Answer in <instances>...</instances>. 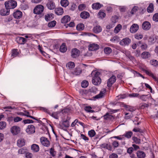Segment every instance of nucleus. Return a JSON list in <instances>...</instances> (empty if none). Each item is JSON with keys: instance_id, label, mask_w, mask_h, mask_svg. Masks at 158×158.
<instances>
[{"instance_id": "obj_1", "label": "nucleus", "mask_w": 158, "mask_h": 158, "mask_svg": "<svg viewBox=\"0 0 158 158\" xmlns=\"http://www.w3.org/2000/svg\"><path fill=\"white\" fill-rule=\"evenodd\" d=\"M94 74V76L93 77L92 80V82L93 84L97 85L100 84L101 82V79L100 78L99 75L100 73L99 72L93 71L91 73L92 74Z\"/></svg>"}, {"instance_id": "obj_2", "label": "nucleus", "mask_w": 158, "mask_h": 158, "mask_svg": "<svg viewBox=\"0 0 158 158\" xmlns=\"http://www.w3.org/2000/svg\"><path fill=\"white\" fill-rule=\"evenodd\" d=\"M17 5V2L14 0H11L6 2L5 3V5L6 8L13 9Z\"/></svg>"}, {"instance_id": "obj_3", "label": "nucleus", "mask_w": 158, "mask_h": 158, "mask_svg": "<svg viewBox=\"0 0 158 158\" xmlns=\"http://www.w3.org/2000/svg\"><path fill=\"white\" fill-rule=\"evenodd\" d=\"M44 7L41 5H37L34 8L33 12L34 14L40 15L41 14L44 10Z\"/></svg>"}, {"instance_id": "obj_4", "label": "nucleus", "mask_w": 158, "mask_h": 158, "mask_svg": "<svg viewBox=\"0 0 158 158\" xmlns=\"http://www.w3.org/2000/svg\"><path fill=\"white\" fill-rule=\"evenodd\" d=\"M40 141L41 144L44 146L48 147L50 145V141L47 138L45 137H41Z\"/></svg>"}, {"instance_id": "obj_5", "label": "nucleus", "mask_w": 158, "mask_h": 158, "mask_svg": "<svg viewBox=\"0 0 158 158\" xmlns=\"http://www.w3.org/2000/svg\"><path fill=\"white\" fill-rule=\"evenodd\" d=\"M26 131L28 134H33L35 132V127L32 125H29L27 127Z\"/></svg>"}, {"instance_id": "obj_6", "label": "nucleus", "mask_w": 158, "mask_h": 158, "mask_svg": "<svg viewBox=\"0 0 158 158\" xmlns=\"http://www.w3.org/2000/svg\"><path fill=\"white\" fill-rule=\"evenodd\" d=\"M10 131L13 135H16L20 132V128L17 126H13L11 128Z\"/></svg>"}, {"instance_id": "obj_7", "label": "nucleus", "mask_w": 158, "mask_h": 158, "mask_svg": "<svg viewBox=\"0 0 158 158\" xmlns=\"http://www.w3.org/2000/svg\"><path fill=\"white\" fill-rule=\"evenodd\" d=\"M80 51L76 48L72 49L71 56L73 58H76L78 57L80 55Z\"/></svg>"}, {"instance_id": "obj_8", "label": "nucleus", "mask_w": 158, "mask_h": 158, "mask_svg": "<svg viewBox=\"0 0 158 158\" xmlns=\"http://www.w3.org/2000/svg\"><path fill=\"white\" fill-rule=\"evenodd\" d=\"M131 42V40L129 38H125L122 40L120 42L119 44L122 46L128 45Z\"/></svg>"}, {"instance_id": "obj_9", "label": "nucleus", "mask_w": 158, "mask_h": 158, "mask_svg": "<svg viewBox=\"0 0 158 158\" xmlns=\"http://www.w3.org/2000/svg\"><path fill=\"white\" fill-rule=\"evenodd\" d=\"M151 24L148 21H146L143 22L142 24V28L145 30H148L151 27Z\"/></svg>"}, {"instance_id": "obj_10", "label": "nucleus", "mask_w": 158, "mask_h": 158, "mask_svg": "<svg viewBox=\"0 0 158 158\" xmlns=\"http://www.w3.org/2000/svg\"><path fill=\"white\" fill-rule=\"evenodd\" d=\"M116 77L114 76H112L108 80L107 84L108 87H110L116 81Z\"/></svg>"}, {"instance_id": "obj_11", "label": "nucleus", "mask_w": 158, "mask_h": 158, "mask_svg": "<svg viewBox=\"0 0 158 158\" xmlns=\"http://www.w3.org/2000/svg\"><path fill=\"white\" fill-rule=\"evenodd\" d=\"M139 26L137 24H133L130 28V31L131 33H134L136 32L138 30Z\"/></svg>"}, {"instance_id": "obj_12", "label": "nucleus", "mask_w": 158, "mask_h": 158, "mask_svg": "<svg viewBox=\"0 0 158 158\" xmlns=\"http://www.w3.org/2000/svg\"><path fill=\"white\" fill-rule=\"evenodd\" d=\"M106 92V89H102L100 93L93 97L94 99H98L103 97L105 95Z\"/></svg>"}, {"instance_id": "obj_13", "label": "nucleus", "mask_w": 158, "mask_h": 158, "mask_svg": "<svg viewBox=\"0 0 158 158\" xmlns=\"http://www.w3.org/2000/svg\"><path fill=\"white\" fill-rule=\"evenodd\" d=\"M13 16L16 19H19L22 16V13L20 10H17L13 13Z\"/></svg>"}, {"instance_id": "obj_14", "label": "nucleus", "mask_w": 158, "mask_h": 158, "mask_svg": "<svg viewBox=\"0 0 158 158\" xmlns=\"http://www.w3.org/2000/svg\"><path fill=\"white\" fill-rule=\"evenodd\" d=\"M99 48V46L96 44H91L89 46V49L91 51H94Z\"/></svg>"}, {"instance_id": "obj_15", "label": "nucleus", "mask_w": 158, "mask_h": 158, "mask_svg": "<svg viewBox=\"0 0 158 158\" xmlns=\"http://www.w3.org/2000/svg\"><path fill=\"white\" fill-rule=\"evenodd\" d=\"M10 10L8 9H2L0 11V14L2 16L8 15L9 14Z\"/></svg>"}, {"instance_id": "obj_16", "label": "nucleus", "mask_w": 158, "mask_h": 158, "mask_svg": "<svg viewBox=\"0 0 158 158\" xmlns=\"http://www.w3.org/2000/svg\"><path fill=\"white\" fill-rule=\"evenodd\" d=\"M46 6L47 8L50 10H53L55 8V3L52 1L48 2Z\"/></svg>"}, {"instance_id": "obj_17", "label": "nucleus", "mask_w": 158, "mask_h": 158, "mask_svg": "<svg viewBox=\"0 0 158 158\" xmlns=\"http://www.w3.org/2000/svg\"><path fill=\"white\" fill-rule=\"evenodd\" d=\"M70 20V18L68 15H66L64 16L61 19V22L63 23H65L69 21Z\"/></svg>"}, {"instance_id": "obj_18", "label": "nucleus", "mask_w": 158, "mask_h": 158, "mask_svg": "<svg viewBox=\"0 0 158 158\" xmlns=\"http://www.w3.org/2000/svg\"><path fill=\"white\" fill-rule=\"evenodd\" d=\"M141 57L143 59H147L151 56L150 53L148 52H144L141 54Z\"/></svg>"}, {"instance_id": "obj_19", "label": "nucleus", "mask_w": 158, "mask_h": 158, "mask_svg": "<svg viewBox=\"0 0 158 158\" xmlns=\"http://www.w3.org/2000/svg\"><path fill=\"white\" fill-rule=\"evenodd\" d=\"M137 156L138 158H144L145 157V154L143 151H138L136 152Z\"/></svg>"}, {"instance_id": "obj_20", "label": "nucleus", "mask_w": 158, "mask_h": 158, "mask_svg": "<svg viewBox=\"0 0 158 158\" xmlns=\"http://www.w3.org/2000/svg\"><path fill=\"white\" fill-rule=\"evenodd\" d=\"M102 28L99 25L94 27L93 29V31L95 33H98L102 31Z\"/></svg>"}, {"instance_id": "obj_21", "label": "nucleus", "mask_w": 158, "mask_h": 158, "mask_svg": "<svg viewBox=\"0 0 158 158\" xmlns=\"http://www.w3.org/2000/svg\"><path fill=\"white\" fill-rule=\"evenodd\" d=\"M55 13L58 15H61L64 13L63 9L61 7H59L56 9L55 10Z\"/></svg>"}, {"instance_id": "obj_22", "label": "nucleus", "mask_w": 158, "mask_h": 158, "mask_svg": "<svg viewBox=\"0 0 158 158\" xmlns=\"http://www.w3.org/2000/svg\"><path fill=\"white\" fill-rule=\"evenodd\" d=\"M25 143L24 139L22 138L18 139L17 142V145L19 147L23 146L25 145Z\"/></svg>"}, {"instance_id": "obj_23", "label": "nucleus", "mask_w": 158, "mask_h": 158, "mask_svg": "<svg viewBox=\"0 0 158 158\" xmlns=\"http://www.w3.org/2000/svg\"><path fill=\"white\" fill-rule=\"evenodd\" d=\"M103 5L99 3H94L92 5V7L93 9L98 10L100 9Z\"/></svg>"}, {"instance_id": "obj_24", "label": "nucleus", "mask_w": 158, "mask_h": 158, "mask_svg": "<svg viewBox=\"0 0 158 158\" xmlns=\"http://www.w3.org/2000/svg\"><path fill=\"white\" fill-rule=\"evenodd\" d=\"M31 150L35 152H38L40 149L39 146L36 144H33L31 147Z\"/></svg>"}, {"instance_id": "obj_25", "label": "nucleus", "mask_w": 158, "mask_h": 158, "mask_svg": "<svg viewBox=\"0 0 158 158\" xmlns=\"http://www.w3.org/2000/svg\"><path fill=\"white\" fill-rule=\"evenodd\" d=\"M89 13L86 11L82 12L80 15V17L82 19H86L89 17Z\"/></svg>"}, {"instance_id": "obj_26", "label": "nucleus", "mask_w": 158, "mask_h": 158, "mask_svg": "<svg viewBox=\"0 0 158 158\" xmlns=\"http://www.w3.org/2000/svg\"><path fill=\"white\" fill-rule=\"evenodd\" d=\"M81 70L79 67H77L72 73L73 75H77L81 73Z\"/></svg>"}, {"instance_id": "obj_27", "label": "nucleus", "mask_w": 158, "mask_h": 158, "mask_svg": "<svg viewBox=\"0 0 158 158\" xmlns=\"http://www.w3.org/2000/svg\"><path fill=\"white\" fill-rule=\"evenodd\" d=\"M112 51V49L109 47H106L104 49V52L105 54L107 55L110 54Z\"/></svg>"}, {"instance_id": "obj_28", "label": "nucleus", "mask_w": 158, "mask_h": 158, "mask_svg": "<svg viewBox=\"0 0 158 158\" xmlns=\"http://www.w3.org/2000/svg\"><path fill=\"white\" fill-rule=\"evenodd\" d=\"M67 48L66 47L65 44L63 43L60 47V52H64L67 51Z\"/></svg>"}, {"instance_id": "obj_29", "label": "nucleus", "mask_w": 158, "mask_h": 158, "mask_svg": "<svg viewBox=\"0 0 158 158\" xmlns=\"http://www.w3.org/2000/svg\"><path fill=\"white\" fill-rule=\"evenodd\" d=\"M61 5L64 7H67L69 4V2L67 0H61L60 2Z\"/></svg>"}, {"instance_id": "obj_30", "label": "nucleus", "mask_w": 158, "mask_h": 158, "mask_svg": "<svg viewBox=\"0 0 158 158\" xmlns=\"http://www.w3.org/2000/svg\"><path fill=\"white\" fill-rule=\"evenodd\" d=\"M124 107H125L127 110L131 112H133L136 110V108L132 106L125 105Z\"/></svg>"}, {"instance_id": "obj_31", "label": "nucleus", "mask_w": 158, "mask_h": 158, "mask_svg": "<svg viewBox=\"0 0 158 158\" xmlns=\"http://www.w3.org/2000/svg\"><path fill=\"white\" fill-rule=\"evenodd\" d=\"M154 10L153 5L152 3H151L147 8V11L148 13H152Z\"/></svg>"}, {"instance_id": "obj_32", "label": "nucleus", "mask_w": 158, "mask_h": 158, "mask_svg": "<svg viewBox=\"0 0 158 158\" xmlns=\"http://www.w3.org/2000/svg\"><path fill=\"white\" fill-rule=\"evenodd\" d=\"M17 39L18 42L20 44H24L26 42V40L23 37H19Z\"/></svg>"}, {"instance_id": "obj_33", "label": "nucleus", "mask_w": 158, "mask_h": 158, "mask_svg": "<svg viewBox=\"0 0 158 158\" xmlns=\"http://www.w3.org/2000/svg\"><path fill=\"white\" fill-rule=\"evenodd\" d=\"M103 117L104 119L106 120L112 119L113 118V116L109 114L108 113H106V114L104 115Z\"/></svg>"}, {"instance_id": "obj_34", "label": "nucleus", "mask_w": 158, "mask_h": 158, "mask_svg": "<svg viewBox=\"0 0 158 158\" xmlns=\"http://www.w3.org/2000/svg\"><path fill=\"white\" fill-rule=\"evenodd\" d=\"M76 28L78 31L83 30L84 28V26L82 23L79 24L77 26Z\"/></svg>"}, {"instance_id": "obj_35", "label": "nucleus", "mask_w": 158, "mask_h": 158, "mask_svg": "<svg viewBox=\"0 0 158 158\" xmlns=\"http://www.w3.org/2000/svg\"><path fill=\"white\" fill-rule=\"evenodd\" d=\"M145 73L148 75L152 77L156 81H157V79L156 78L155 76L150 71H149L147 70H145Z\"/></svg>"}, {"instance_id": "obj_36", "label": "nucleus", "mask_w": 158, "mask_h": 158, "mask_svg": "<svg viewBox=\"0 0 158 158\" xmlns=\"http://www.w3.org/2000/svg\"><path fill=\"white\" fill-rule=\"evenodd\" d=\"M75 64L74 62H69L66 64V67L69 69L73 68Z\"/></svg>"}, {"instance_id": "obj_37", "label": "nucleus", "mask_w": 158, "mask_h": 158, "mask_svg": "<svg viewBox=\"0 0 158 158\" xmlns=\"http://www.w3.org/2000/svg\"><path fill=\"white\" fill-rule=\"evenodd\" d=\"M122 28V26L120 24H119L115 28L114 32L115 33H117Z\"/></svg>"}, {"instance_id": "obj_38", "label": "nucleus", "mask_w": 158, "mask_h": 158, "mask_svg": "<svg viewBox=\"0 0 158 158\" xmlns=\"http://www.w3.org/2000/svg\"><path fill=\"white\" fill-rule=\"evenodd\" d=\"M50 155L53 157H54L56 154V152L54 150L53 148H51L50 149Z\"/></svg>"}, {"instance_id": "obj_39", "label": "nucleus", "mask_w": 158, "mask_h": 158, "mask_svg": "<svg viewBox=\"0 0 158 158\" xmlns=\"http://www.w3.org/2000/svg\"><path fill=\"white\" fill-rule=\"evenodd\" d=\"M150 63L152 65L154 66H156L158 64V62L157 61L154 59L151 60Z\"/></svg>"}, {"instance_id": "obj_40", "label": "nucleus", "mask_w": 158, "mask_h": 158, "mask_svg": "<svg viewBox=\"0 0 158 158\" xmlns=\"http://www.w3.org/2000/svg\"><path fill=\"white\" fill-rule=\"evenodd\" d=\"M27 152V149L25 148H23L18 150V152L19 154H23L26 153Z\"/></svg>"}, {"instance_id": "obj_41", "label": "nucleus", "mask_w": 158, "mask_h": 158, "mask_svg": "<svg viewBox=\"0 0 158 158\" xmlns=\"http://www.w3.org/2000/svg\"><path fill=\"white\" fill-rule=\"evenodd\" d=\"M132 134L133 133L131 131H128L126 132L124 135L126 137L129 139L131 138Z\"/></svg>"}, {"instance_id": "obj_42", "label": "nucleus", "mask_w": 158, "mask_h": 158, "mask_svg": "<svg viewBox=\"0 0 158 158\" xmlns=\"http://www.w3.org/2000/svg\"><path fill=\"white\" fill-rule=\"evenodd\" d=\"M62 126H64L66 127H68L69 126V121L68 120H66L63 121L61 124Z\"/></svg>"}, {"instance_id": "obj_43", "label": "nucleus", "mask_w": 158, "mask_h": 158, "mask_svg": "<svg viewBox=\"0 0 158 158\" xmlns=\"http://www.w3.org/2000/svg\"><path fill=\"white\" fill-rule=\"evenodd\" d=\"M6 123L5 122H0V129L2 130L4 129L6 127Z\"/></svg>"}, {"instance_id": "obj_44", "label": "nucleus", "mask_w": 158, "mask_h": 158, "mask_svg": "<svg viewBox=\"0 0 158 158\" xmlns=\"http://www.w3.org/2000/svg\"><path fill=\"white\" fill-rule=\"evenodd\" d=\"M89 83L88 81H83L81 83V86L82 87L85 88L88 85Z\"/></svg>"}, {"instance_id": "obj_45", "label": "nucleus", "mask_w": 158, "mask_h": 158, "mask_svg": "<svg viewBox=\"0 0 158 158\" xmlns=\"http://www.w3.org/2000/svg\"><path fill=\"white\" fill-rule=\"evenodd\" d=\"M118 17L116 15H114L112 17L111 19V20L112 22L114 23H115L118 21Z\"/></svg>"}, {"instance_id": "obj_46", "label": "nucleus", "mask_w": 158, "mask_h": 158, "mask_svg": "<svg viewBox=\"0 0 158 158\" xmlns=\"http://www.w3.org/2000/svg\"><path fill=\"white\" fill-rule=\"evenodd\" d=\"M18 54V53L17 52V50L16 49H14L12 51L11 56H13V57L16 56Z\"/></svg>"}, {"instance_id": "obj_47", "label": "nucleus", "mask_w": 158, "mask_h": 158, "mask_svg": "<svg viewBox=\"0 0 158 158\" xmlns=\"http://www.w3.org/2000/svg\"><path fill=\"white\" fill-rule=\"evenodd\" d=\"M95 132L94 130H92L88 132V135L91 137H93L95 135Z\"/></svg>"}, {"instance_id": "obj_48", "label": "nucleus", "mask_w": 158, "mask_h": 158, "mask_svg": "<svg viewBox=\"0 0 158 158\" xmlns=\"http://www.w3.org/2000/svg\"><path fill=\"white\" fill-rule=\"evenodd\" d=\"M56 23V21L55 20H54L49 22L48 24V27H53L55 26Z\"/></svg>"}, {"instance_id": "obj_49", "label": "nucleus", "mask_w": 158, "mask_h": 158, "mask_svg": "<svg viewBox=\"0 0 158 158\" xmlns=\"http://www.w3.org/2000/svg\"><path fill=\"white\" fill-rule=\"evenodd\" d=\"M120 40L119 38L117 36H114L110 39V41L113 42H118Z\"/></svg>"}, {"instance_id": "obj_50", "label": "nucleus", "mask_w": 158, "mask_h": 158, "mask_svg": "<svg viewBox=\"0 0 158 158\" xmlns=\"http://www.w3.org/2000/svg\"><path fill=\"white\" fill-rule=\"evenodd\" d=\"M29 112H27L25 114L23 113H22L21 114L23 115H25L27 117H29L31 118H32L34 119H35V120H37V119L35 118L33 116H31L29 115Z\"/></svg>"}, {"instance_id": "obj_51", "label": "nucleus", "mask_w": 158, "mask_h": 158, "mask_svg": "<svg viewBox=\"0 0 158 158\" xmlns=\"http://www.w3.org/2000/svg\"><path fill=\"white\" fill-rule=\"evenodd\" d=\"M132 139L136 144H139L140 143V140L138 139L137 137H132Z\"/></svg>"}, {"instance_id": "obj_52", "label": "nucleus", "mask_w": 158, "mask_h": 158, "mask_svg": "<svg viewBox=\"0 0 158 158\" xmlns=\"http://www.w3.org/2000/svg\"><path fill=\"white\" fill-rule=\"evenodd\" d=\"M98 16L99 18L102 19L104 18L106 16V14L103 12L100 11L98 14Z\"/></svg>"}, {"instance_id": "obj_53", "label": "nucleus", "mask_w": 158, "mask_h": 158, "mask_svg": "<svg viewBox=\"0 0 158 158\" xmlns=\"http://www.w3.org/2000/svg\"><path fill=\"white\" fill-rule=\"evenodd\" d=\"M52 15L50 14H47L45 16V19L46 21H48L52 19Z\"/></svg>"}, {"instance_id": "obj_54", "label": "nucleus", "mask_w": 158, "mask_h": 158, "mask_svg": "<svg viewBox=\"0 0 158 158\" xmlns=\"http://www.w3.org/2000/svg\"><path fill=\"white\" fill-rule=\"evenodd\" d=\"M152 19L154 21L156 22L158 21V13H156L153 15Z\"/></svg>"}, {"instance_id": "obj_55", "label": "nucleus", "mask_w": 158, "mask_h": 158, "mask_svg": "<svg viewBox=\"0 0 158 158\" xmlns=\"http://www.w3.org/2000/svg\"><path fill=\"white\" fill-rule=\"evenodd\" d=\"M143 36L141 34H136L135 36V38L137 40H140L142 38Z\"/></svg>"}, {"instance_id": "obj_56", "label": "nucleus", "mask_w": 158, "mask_h": 158, "mask_svg": "<svg viewBox=\"0 0 158 158\" xmlns=\"http://www.w3.org/2000/svg\"><path fill=\"white\" fill-rule=\"evenodd\" d=\"M86 7V6L84 4H81L78 6V9L79 10H84Z\"/></svg>"}, {"instance_id": "obj_57", "label": "nucleus", "mask_w": 158, "mask_h": 158, "mask_svg": "<svg viewBox=\"0 0 158 158\" xmlns=\"http://www.w3.org/2000/svg\"><path fill=\"white\" fill-rule=\"evenodd\" d=\"M91 109L92 108L90 106H86L85 108V110L89 112H94V110H91Z\"/></svg>"}, {"instance_id": "obj_58", "label": "nucleus", "mask_w": 158, "mask_h": 158, "mask_svg": "<svg viewBox=\"0 0 158 158\" xmlns=\"http://www.w3.org/2000/svg\"><path fill=\"white\" fill-rule=\"evenodd\" d=\"M119 9L121 12H124L125 11L126 9V7L125 6H119Z\"/></svg>"}, {"instance_id": "obj_59", "label": "nucleus", "mask_w": 158, "mask_h": 158, "mask_svg": "<svg viewBox=\"0 0 158 158\" xmlns=\"http://www.w3.org/2000/svg\"><path fill=\"white\" fill-rule=\"evenodd\" d=\"M133 131L135 132H139L140 133L143 132L142 130L139 128H134L133 130Z\"/></svg>"}, {"instance_id": "obj_60", "label": "nucleus", "mask_w": 158, "mask_h": 158, "mask_svg": "<svg viewBox=\"0 0 158 158\" xmlns=\"http://www.w3.org/2000/svg\"><path fill=\"white\" fill-rule=\"evenodd\" d=\"M148 104L146 103H142L139 106L141 109H144L145 107H147L148 106Z\"/></svg>"}, {"instance_id": "obj_61", "label": "nucleus", "mask_w": 158, "mask_h": 158, "mask_svg": "<svg viewBox=\"0 0 158 158\" xmlns=\"http://www.w3.org/2000/svg\"><path fill=\"white\" fill-rule=\"evenodd\" d=\"M76 7V5L75 4L72 3V4L71 7H70L69 9L73 11L75 9Z\"/></svg>"}, {"instance_id": "obj_62", "label": "nucleus", "mask_w": 158, "mask_h": 158, "mask_svg": "<svg viewBox=\"0 0 158 158\" xmlns=\"http://www.w3.org/2000/svg\"><path fill=\"white\" fill-rule=\"evenodd\" d=\"M14 108L11 106L5 107H3V109L6 110V111H10V110Z\"/></svg>"}, {"instance_id": "obj_63", "label": "nucleus", "mask_w": 158, "mask_h": 158, "mask_svg": "<svg viewBox=\"0 0 158 158\" xmlns=\"http://www.w3.org/2000/svg\"><path fill=\"white\" fill-rule=\"evenodd\" d=\"M118 156L115 153H112L109 156V158H117Z\"/></svg>"}, {"instance_id": "obj_64", "label": "nucleus", "mask_w": 158, "mask_h": 158, "mask_svg": "<svg viewBox=\"0 0 158 158\" xmlns=\"http://www.w3.org/2000/svg\"><path fill=\"white\" fill-rule=\"evenodd\" d=\"M32 156V154L29 152L26 153V158H31Z\"/></svg>"}]
</instances>
